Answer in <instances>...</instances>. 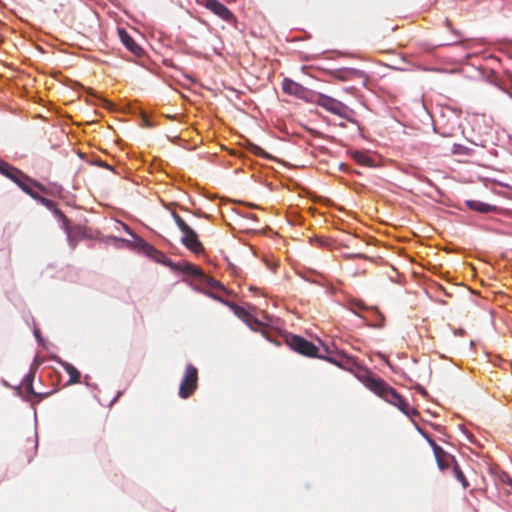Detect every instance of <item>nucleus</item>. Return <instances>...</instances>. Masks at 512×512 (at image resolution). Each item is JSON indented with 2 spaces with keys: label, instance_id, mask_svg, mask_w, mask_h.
<instances>
[{
  "label": "nucleus",
  "instance_id": "nucleus-13",
  "mask_svg": "<svg viewBox=\"0 0 512 512\" xmlns=\"http://www.w3.org/2000/svg\"><path fill=\"white\" fill-rule=\"evenodd\" d=\"M478 71L489 83L497 86L501 85V77L489 66H478Z\"/></svg>",
  "mask_w": 512,
  "mask_h": 512
},
{
  "label": "nucleus",
  "instance_id": "nucleus-22",
  "mask_svg": "<svg viewBox=\"0 0 512 512\" xmlns=\"http://www.w3.org/2000/svg\"><path fill=\"white\" fill-rule=\"evenodd\" d=\"M14 171H15L16 173H14V172H10L7 178H9L10 180H12L14 183H16V182H20V179H18V178H19V177H22V173H23V172H22L21 170H19L18 168H16V167H14Z\"/></svg>",
  "mask_w": 512,
  "mask_h": 512
},
{
  "label": "nucleus",
  "instance_id": "nucleus-27",
  "mask_svg": "<svg viewBox=\"0 0 512 512\" xmlns=\"http://www.w3.org/2000/svg\"><path fill=\"white\" fill-rule=\"evenodd\" d=\"M32 378H33L32 374L27 375L28 382L26 383V390L31 394H35V392L33 391V386H32Z\"/></svg>",
  "mask_w": 512,
  "mask_h": 512
},
{
  "label": "nucleus",
  "instance_id": "nucleus-1",
  "mask_svg": "<svg viewBox=\"0 0 512 512\" xmlns=\"http://www.w3.org/2000/svg\"><path fill=\"white\" fill-rule=\"evenodd\" d=\"M357 378L364 384L366 388L384 399L386 402L396 406L405 415L412 418L418 415L415 408L409 406L406 400L397 391L388 385L381 378L375 377L369 370H360Z\"/></svg>",
  "mask_w": 512,
  "mask_h": 512
},
{
  "label": "nucleus",
  "instance_id": "nucleus-12",
  "mask_svg": "<svg viewBox=\"0 0 512 512\" xmlns=\"http://www.w3.org/2000/svg\"><path fill=\"white\" fill-rule=\"evenodd\" d=\"M328 72L340 81H349L358 74L356 69L347 67L328 70Z\"/></svg>",
  "mask_w": 512,
  "mask_h": 512
},
{
  "label": "nucleus",
  "instance_id": "nucleus-14",
  "mask_svg": "<svg viewBox=\"0 0 512 512\" xmlns=\"http://www.w3.org/2000/svg\"><path fill=\"white\" fill-rule=\"evenodd\" d=\"M466 205L469 207V209L480 213H489L496 210L495 206L478 200H467Z\"/></svg>",
  "mask_w": 512,
  "mask_h": 512
},
{
  "label": "nucleus",
  "instance_id": "nucleus-8",
  "mask_svg": "<svg viewBox=\"0 0 512 512\" xmlns=\"http://www.w3.org/2000/svg\"><path fill=\"white\" fill-rule=\"evenodd\" d=\"M206 8L228 23L234 21L232 12L218 0H207Z\"/></svg>",
  "mask_w": 512,
  "mask_h": 512
},
{
  "label": "nucleus",
  "instance_id": "nucleus-5",
  "mask_svg": "<svg viewBox=\"0 0 512 512\" xmlns=\"http://www.w3.org/2000/svg\"><path fill=\"white\" fill-rule=\"evenodd\" d=\"M286 341L292 350L301 355L318 358L320 356L318 355V347L301 336L291 335L287 337Z\"/></svg>",
  "mask_w": 512,
  "mask_h": 512
},
{
  "label": "nucleus",
  "instance_id": "nucleus-3",
  "mask_svg": "<svg viewBox=\"0 0 512 512\" xmlns=\"http://www.w3.org/2000/svg\"><path fill=\"white\" fill-rule=\"evenodd\" d=\"M198 387V369L188 364L179 387V396L182 399L189 398Z\"/></svg>",
  "mask_w": 512,
  "mask_h": 512
},
{
  "label": "nucleus",
  "instance_id": "nucleus-24",
  "mask_svg": "<svg viewBox=\"0 0 512 512\" xmlns=\"http://www.w3.org/2000/svg\"><path fill=\"white\" fill-rule=\"evenodd\" d=\"M187 271L195 276H203V272L195 265L188 264Z\"/></svg>",
  "mask_w": 512,
  "mask_h": 512
},
{
  "label": "nucleus",
  "instance_id": "nucleus-31",
  "mask_svg": "<svg viewBox=\"0 0 512 512\" xmlns=\"http://www.w3.org/2000/svg\"><path fill=\"white\" fill-rule=\"evenodd\" d=\"M433 71H436V72H445L444 70L442 69H432Z\"/></svg>",
  "mask_w": 512,
  "mask_h": 512
},
{
  "label": "nucleus",
  "instance_id": "nucleus-29",
  "mask_svg": "<svg viewBox=\"0 0 512 512\" xmlns=\"http://www.w3.org/2000/svg\"><path fill=\"white\" fill-rule=\"evenodd\" d=\"M355 306H356L358 309H360V310L365 309V306H364V304H363V303H356V304H355Z\"/></svg>",
  "mask_w": 512,
  "mask_h": 512
},
{
  "label": "nucleus",
  "instance_id": "nucleus-17",
  "mask_svg": "<svg viewBox=\"0 0 512 512\" xmlns=\"http://www.w3.org/2000/svg\"><path fill=\"white\" fill-rule=\"evenodd\" d=\"M352 157L360 165L368 167L373 165V159L365 152L356 151L352 154Z\"/></svg>",
  "mask_w": 512,
  "mask_h": 512
},
{
  "label": "nucleus",
  "instance_id": "nucleus-26",
  "mask_svg": "<svg viewBox=\"0 0 512 512\" xmlns=\"http://www.w3.org/2000/svg\"><path fill=\"white\" fill-rule=\"evenodd\" d=\"M252 152H253L255 155H257V156L267 157L266 152H265L262 148H260L259 146L254 145V146L252 147Z\"/></svg>",
  "mask_w": 512,
  "mask_h": 512
},
{
  "label": "nucleus",
  "instance_id": "nucleus-4",
  "mask_svg": "<svg viewBox=\"0 0 512 512\" xmlns=\"http://www.w3.org/2000/svg\"><path fill=\"white\" fill-rule=\"evenodd\" d=\"M319 358L325 359L344 370L353 372L356 376L360 373V370H366L361 367L353 357L346 355L344 352H335L329 356L320 355Z\"/></svg>",
  "mask_w": 512,
  "mask_h": 512
},
{
  "label": "nucleus",
  "instance_id": "nucleus-30",
  "mask_svg": "<svg viewBox=\"0 0 512 512\" xmlns=\"http://www.w3.org/2000/svg\"><path fill=\"white\" fill-rule=\"evenodd\" d=\"M376 64L383 65V64H386V63L384 61H382V60H378V61H376Z\"/></svg>",
  "mask_w": 512,
  "mask_h": 512
},
{
  "label": "nucleus",
  "instance_id": "nucleus-20",
  "mask_svg": "<svg viewBox=\"0 0 512 512\" xmlns=\"http://www.w3.org/2000/svg\"><path fill=\"white\" fill-rule=\"evenodd\" d=\"M36 201H38L40 204H42L43 206H45L49 210H52L54 213H55L56 210H58L56 208V206H55V202L52 201L51 199H48V198H45V197L39 195L37 197Z\"/></svg>",
  "mask_w": 512,
  "mask_h": 512
},
{
  "label": "nucleus",
  "instance_id": "nucleus-6",
  "mask_svg": "<svg viewBox=\"0 0 512 512\" xmlns=\"http://www.w3.org/2000/svg\"><path fill=\"white\" fill-rule=\"evenodd\" d=\"M55 215L63 222L64 230L67 234L68 242L71 248H75L78 239L85 236V229L82 226H71L69 219L61 210H56Z\"/></svg>",
  "mask_w": 512,
  "mask_h": 512
},
{
  "label": "nucleus",
  "instance_id": "nucleus-21",
  "mask_svg": "<svg viewBox=\"0 0 512 512\" xmlns=\"http://www.w3.org/2000/svg\"><path fill=\"white\" fill-rule=\"evenodd\" d=\"M10 172H14V166L10 165L9 163L3 161L2 164H0V173L6 177H8Z\"/></svg>",
  "mask_w": 512,
  "mask_h": 512
},
{
  "label": "nucleus",
  "instance_id": "nucleus-23",
  "mask_svg": "<svg viewBox=\"0 0 512 512\" xmlns=\"http://www.w3.org/2000/svg\"><path fill=\"white\" fill-rule=\"evenodd\" d=\"M34 188H36L35 186L29 184L28 187H23V191L28 194L29 196H31L33 199H37V197L40 195L38 194Z\"/></svg>",
  "mask_w": 512,
  "mask_h": 512
},
{
  "label": "nucleus",
  "instance_id": "nucleus-19",
  "mask_svg": "<svg viewBox=\"0 0 512 512\" xmlns=\"http://www.w3.org/2000/svg\"><path fill=\"white\" fill-rule=\"evenodd\" d=\"M234 313L239 317L246 321L249 325H251L250 321L252 320L251 315L242 307L237 305H232Z\"/></svg>",
  "mask_w": 512,
  "mask_h": 512
},
{
  "label": "nucleus",
  "instance_id": "nucleus-18",
  "mask_svg": "<svg viewBox=\"0 0 512 512\" xmlns=\"http://www.w3.org/2000/svg\"><path fill=\"white\" fill-rule=\"evenodd\" d=\"M453 473H454V476L456 477V479L461 482L463 488H467L469 486V483H468L464 473L462 472V470L460 469V467L457 463H455V465H453Z\"/></svg>",
  "mask_w": 512,
  "mask_h": 512
},
{
  "label": "nucleus",
  "instance_id": "nucleus-7",
  "mask_svg": "<svg viewBox=\"0 0 512 512\" xmlns=\"http://www.w3.org/2000/svg\"><path fill=\"white\" fill-rule=\"evenodd\" d=\"M316 103L318 106L326 109L327 111L342 117L345 116L346 112L348 111V107L345 104L339 100L323 94L318 96Z\"/></svg>",
  "mask_w": 512,
  "mask_h": 512
},
{
  "label": "nucleus",
  "instance_id": "nucleus-33",
  "mask_svg": "<svg viewBox=\"0 0 512 512\" xmlns=\"http://www.w3.org/2000/svg\"><path fill=\"white\" fill-rule=\"evenodd\" d=\"M3 160L0 159V164H2Z\"/></svg>",
  "mask_w": 512,
  "mask_h": 512
},
{
  "label": "nucleus",
  "instance_id": "nucleus-2",
  "mask_svg": "<svg viewBox=\"0 0 512 512\" xmlns=\"http://www.w3.org/2000/svg\"><path fill=\"white\" fill-rule=\"evenodd\" d=\"M172 217L179 230L183 233L181 240L183 245L195 254L203 252L204 247L199 241L197 233L176 212H172Z\"/></svg>",
  "mask_w": 512,
  "mask_h": 512
},
{
  "label": "nucleus",
  "instance_id": "nucleus-11",
  "mask_svg": "<svg viewBox=\"0 0 512 512\" xmlns=\"http://www.w3.org/2000/svg\"><path fill=\"white\" fill-rule=\"evenodd\" d=\"M282 90L284 93L296 96L298 98H304L307 94V90L302 85L291 80L290 78H284L282 82Z\"/></svg>",
  "mask_w": 512,
  "mask_h": 512
},
{
  "label": "nucleus",
  "instance_id": "nucleus-28",
  "mask_svg": "<svg viewBox=\"0 0 512 512\" xmlns=\"http://www.w3.org/2000/svg\"><path fill=\"white\" fill-rule=\"evenodd\" d=\"M373 310H375V311L377 312V314L379 315V317H380V321H379V323H378V326H382V325H383V323H382V322H383V320H384L383 315L378 311V309H377L376 307H374V308H373Z\"/></svg>",
  "mask_w": 512,
  "mask_h": 512
},
{
  "label": "nucleus",
  "instance_id": "nucleus-10",
  "mask_svg": "<svg viewBox=\"0 0 512 512\" xmlns=\"http://www.w3.org/2000/svg\"><path fill=\"white\" fill-rule=\"evenodd\" d=\"M118 35L122 44L133 55L140 56L143 53V49L135 42V40L124 28H118Z\"/></svg>",
  "mask_w": 512,
  "mask_h": 512
},
{
  "label": "nucleus",
  "instance_id": "nucleus-32",
  "mask_svg": "<svg viewBox=\"0 0 512 512\" xmlns=\"http://www.w3.org/2000/svg\"><path fill=\"white\" fill-rule=\"evenodd\" d=\"M86 90H87L88 93L93 94L92 93V89L89 88V89H86Z\"/></svg>",
  "mask_w": 512,
  "mask_h": 512
},
{
  "label": "nucleus",
  "instance_id": "nucleus-15",
  "mask_svg": "<svg viewBox=\"0 0 512 512\" xmlns=\"http://www.w3.org/2000/svg\"><path fill=\"white\" fill-rule=\"evenodd\" d=\"M62 366H63L64 370L66 371V373L69 375V380L67 382L68 385L76 384V383L80 382L81 374L75 366H73L72 364L67 363V362H64L62 364Z\"/></svg>",
  "mask_w": 512,
  "mask_h": 512
},
{
  "label": "nucleus",
  "instance_id": "nucleus-9",
  "mask_svg": "<svg viewBox=\"0 0 512 512\" xmlns=\"http://www.w3.org/2000/svg\"><path fill=\"white\" fill-rule=\"evenodd\" d=\"M429 442L433 448L437 465L441 470L447 469L451 465V463H453L454 465L455 463H457L452 455L444 451L433 440H429Z\"/></svg>",
  "mask_w": 512,
  "mask_h": 512
},
{
  "label": "nucleus",
  "instance_id": "nucleus-16",
  "mask_svg": "<svg viewBox=\"0 0 512 512\" xmlns=\"http://www.w3.org/2000/svg\"><path fill=\"white\" fill-rule=\"evenodd\" d=\"M18 179H20V182H16V184L23 190V187H28L29 184L35 186L38 190H40L41 192H44L46 193L47 192V189L44 185H42L41 183L31 179L29 176H27L26 174L22 173V177H19Z\"/></svg>",
  "mask_w": 512,
  "mask_h": 512
},
{
  "label": "nucleus",
  "instance_id": "nucleus-25",
  "mask_svg": "<svg viewBox=\"0 0 512 512\" xmlns=\"http://www.w3.org/2000/svg\"><path fill=\"white\" fill-rule=\"evenodd\" d=\"M208 285L213 289H218V290L224 289L223 285L218 280H215L213 278H210L208 280Z\"/></svg>",
  "mask_w": 512,
  "mask_h": 512
}]
</instances>
